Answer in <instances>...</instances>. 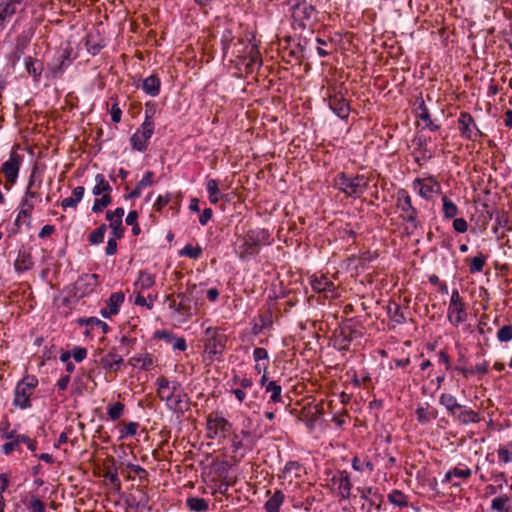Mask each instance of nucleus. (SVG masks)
Segmentation results:
<instances>
[{
  "label": "nucleus",
  "mask_w": 512,
  "mask_h": 512,
  "mask_svg": "<svg viewBox=\"0 0 512 512\" xmlns=\"http://www.w3.org/2000/svg\"><path fill=\"white\" fill-rule=\"evenodd\" d=\"M270 244V233L264 228L250 229L242 238L241 244L236 248L238 257L243 260H249L256 256L260 251V245Z\"/></svg>",
  "instance_id": "obj_1"
},
{
  "label": "nucleus",
  "mask_w": 512,
  "mask_h": 512,
  "mask_svg": "<svg viewBox=\"0 0 512 512\" xmlns=\"http://www.w3.org/2000/svg\"><path fill=\"white\" fill-rule=\"evenodd\" d=\"M335 187L348 197H361L369 185V178L365 175L355 177L348 176L346 173H338L335 177Z\"/></svg>",
  "instance_id": "obj_2"
},
{
  "label": "nucleus",
  "mask_w": 512,
  "mask_h": 512,
  "mask_svg": "<svg viewBox=\"0 0 512 512\" xmlns=\"http://www.w3.org/2000/svg\"><path fill=\"white\" fill-rule=\"evenodd\" d=\"M396 206L401 210L400 217L409 223V226L406 227V231L408 234L413 233L415 229H417L419 221H418V211L412 205V200L409 193L405 189H399L396 193Z\"/></svg>",
  "instance_id": "obj_3"
},
{
  "label": "nucleus",
  "mask_w": 512,
  "mask_h": 512,
  "mask_svg": "<svg viewBox=\"0 0 512 512\" xmlns=\"http://www.w3.org/2000/svg\"><path fill=\"white\" fill-rule=\"evenodd\" d=\"M37 385L38 380L35 376H25L15 388L13 404L21 409L29 408L31 406L30 397Z\"/></svg>",
  "instance_id": "obj_4"
},
{
  "label": "nucleus",
  "mask_w": 512,
  "mask_h": 512,
  "mask_svg": "<svg viewBox=\"0 0 512 512\" xmlns=\"http://www.w3.org/2000/svg\"><path fill=\"white\" fill-rule=\"evenodd\" d=\"M199 292L196 284L188 285L184 293L178 294L180 301L177 304L176 312L184 316H191L196 311L199 302Z\"/></svg>",
  "instance_id": "obj_5"
},
{
  "label": "nucleus",
  "mask_w": 512,
  "mask_h": 512,
  "mask_svg": "<svg viewBox=\"0 0 512 512\" xmlns=\"http://www.w3.org/2000/svg\"><path fill=\"white\" fill-rule=\"evenodd\" d=\"M22 161L23 156L13 149L10 153L9 159L1 165L0 173L5 177V188L7 190L16 183Z\"/></svg>",
  "instance_id": "obj_6"
},
{
  "label": "nucleus",
  "mask_w": 512,
  "mask_h": 512,
  "mask_svg": "<svg viewBox=\"0 0 512 512\" xmlns=\"http://www.w3.org/2000/svg\"><path fill=\"white\" fill-rule=\"evenodd\" d=\"M315 7L306 1L298 2L292 6V18L298 27L305 29L316 18Z\"/></svg>",
  "instance_id": "obj_7"
},
{
  "label": "nucleus",
  "mask_w": 512,
  "mask_h": 512,
  "mask_svg": "<svg viewBox=\"0 0 512 512\" xmlns=\"http://www.w3.org/2000/svg\"><path fill=\"white\" fill-rule=\"evenodd\" d=\"M28 0H0V33L6 23L16 14L25 11Z\"/></svg>",
  "instance_id": "obj_8"
},
{
  "label": "nucleus",
  "mask_w": 512,
  "mask_h": 512,
  "mask_svg": "<svg viewBox=\"0 0 512 512\" xmlns=\"http://www.w3.org/2000/svg\"><path fill=\"white\" fill-rule=\"evenodd\" d=\"M467 313L465 311L464 303L458 290H453L450 304L448 308V319L452 325L457 327L460 323L466 320Z\"/></svg>",
  "instance_id": "obj_9"
},
{
  "label": "nucleus",
  "mask_w": 512,
  "mask_h": 512,
  "mask_svg": "<svg viewBox=\"0 0 512 512\" xmlns=\"http://www.w3.org/2000/svg\"><path fill=\"white\" fill-rule=\"evenodd\" d=\"M227 337L220 333H214L205 340V352L209 360H220L226 348Z\"/></svg>",
  "instance_id": "obj_10"
},
{
  "label": "nucleus",
  "mask_w": 512,
  "mask_h": 512,
  "mask_svg": "<svg viewBox=\"0 0 512 512\" xmlns=\"http://www.w3.org/2000/svg\"><path fill=\"white\" fill-rule=\"evenodd\" d=\"M458 129L462 137L475 141L482 133L477 128L473 117L467 112H461L458 118Z\"/></svg>",
  "instance_id": "obj_11"
},
{
  "label": "nucleus",
  "mask_w": 512,
  "mask_h": 512,
  "mask_svg": "<svg viewBox=\"0 0 512 512\" xmlns=\"http://www.w3.org/2000/svg\"><path fill=\"white\" fill-rule=\"evenodd\" d=\"M160 400L166 403V406L169 410H172L174 413L183 415L184 412L188 409V401L189 397L186 393H165L159 397Z\"/></svg>",
  "instance_id": "obj_12"
},
{
  "label": "nucleus",
  "mask_w": 512,
  "mask_h": 512,
  "mask_svg": "<svg viewBox=\"0 0 512 512\" xmlns=\"http://www.w3.org/2000/svg\"><path fill=\"white\" fill-rule=\"evenodd\" d=\"M43 184V177L39 173L38 167L35 165L32 168L29 176L28 184L24 196L30 200L42 201L41 188Z\"/></svg>",
  "instance_id": "obj_13"
},
{
  "label": "nucleus",
  "mask_w": 512,
  "mask_h": 512,
  "mask_svg": "<svg viewBox=\"0 0 512 512\" xmlns=\"http://www.w3.org/2000/svg\"><path fill=\"white\" fill-rule=\"evenodd\" d=\"M414 187L418 188L420 196L426 200L431 199L434 194L441 192L440 184L433 177H428L425 179L417 178L414 181Z\"/></svg>",
  "instance_id": "obj_14"
},
{
  "label": "nucleus",
  "mask_w": 512,
  "mask_h": 512,
  "mask_svg": "<svg viewBox=\"0 0 512 512\" xmlns=\"http://www.w3.org/2000/svg\"><path fill=\"white\" fill-rule=\"evenodd\" d=\"M31 37L32 35L26 31L16 37L14 49L9 56V61L12 67H15L17 62H19L21 57L25 54V51L31 42Z\"/></svg>",
  "instance_id": "obj_15"
},
{
  "label": "nucleus",
  "mask_w": 512,
  "mask_h": 512,
  "mask_svg": "<svg viewBox=\"0 0 512 512\" xmlns=\"http://www.w3.org/2000/svg\"><path fill=\"white\" fill-rule=\"evenodd\" d=\"M329 107L339 118H348L350 105L340 93H334L329 96Z\"/></svg>",
  "instance_id": "obj_16"
},
{
  "label": "nucleus",
  "mask_w": 512,
  "mask_h": 512,
  "mask_svg": "<svg viewBox=\"0 0 512 512\" xmlns=\"http://www.w3.org/2000/svg\"><path fill=\"white\" fill-rule=\"evenodd\" d=\"M124 216V209L121 207L116 208L114 211L106 212V219L110 222V228L115 238H122L124 234V227L122 225V218Z\"/></svg>",
  "instance_id": "obj_17"
},
{
  "label": "nucleus",
  "mask_w": 512,
  "mask_h": 512,
  "mask_svg": "<svg viewBox=\"0 0 512 512\" xmlns=\"http://www.w3.org/2000/svg\"><path fill=\"white\" fill-rule=\"evenodd\" d=\"M331 481L334 484L338 483L339 494L342 499L347 500L350 498L352 483L350 481V476L347 471H339L336 475L332 477Z\"/></svg>",
  "instance_id": "obj_18"
},
{
  "label": "nucleus",
  "mask_w": 512,
  "mask_h": 512,
  "mask_svg": "<svg viewBox=\"0 0 512 512\" xmlns=\"http://www.w3.org/2000/svg\"><path fill=\"white\" fill-rule=\"evenodd\" d=\"M72 62L71 49H65L57 59L55 65L49 66V71L52 78H59Z\"/></svg>",
  "instance_id": "obj_19"
},
{
  "label": "nucleus",
  "mask_w": 512,
  "mask_h": 512,
  "mask_svg": "<svg viewBox=\"0 0 512 512\" xmlns=\"http://www.w3.org/2000/svg\"><path fill=\"white\" fill-rule=\"evenodd\" d=\"M161 81L159 77L152 74L142 81L141 88L149 96L156 97L160 93Z\"/></svg>",
  "instance_id": "obj_20"
},
{
  "label": "nucleus",
  "mask_w": 512,
  "mask_h": 512,
  "mask_svg": "<svg viewBox=\"0 0 512 512\" xmlns=\"http://www.w3.org/2000/svg\"><path fill=\"white\" fill-rule=\"evenodd\" d=\"M25 69L34 81L38 82L43 72V63L37 58L28 56L25 58Z\"/></svg>",
  "instance_id": "obj_21"
},
{
  "label": "nucleus",
  "mask_w": 512,
  "mask_h": 512,
  "mask_svg": "<svg viewBox=\"0 0 512 512\" xmlns=\"http://www.w3.org/2000/svg\"><path fill=\"white\" fill-rule=\"evenodd\" d=\"M461 424L467 425L469 423H478L480 421L479 414L466 406L456 411V415H452Z\"/></svg>",
  "instance_id": "obj_22"
},
{
  "label": "nucleus",
  "mask_w": 512,
  "mask_h": 512,
  "mask_svg": "<svg viewBox=\"0 0 512 512\" xmlns=\"http://www.w3.org/2000/svg\"><path fill=\"white\" fill-rule=\"evenodd\" d=\"M34 265L32 255L29 251H19L17 259L14 263L15 270L18 272H24L30 270Z\"/></svg>",
  "instance_id": "obj_23"
},
{
  "label": "nucleus",
  "mask_w": 512,
  "mask_h": 512,
  "mask_svg": "<svg viewBox=\"0 0 512 512\" xmlns=\"http://www.w3.org/2000/svg\"><path fill=\"white\" fill-rule=\"evenodd\" d=\"M439 403L446 408L451 416L456 415V411L463 408V405L458 403L456 397L448 393H442L440 395Z\"/></svg>",
  "instance_id": "obj_24"
},
{
  "label": "nucleus",
  "mask_w": 512,
  "mask_h": 512,
  "mask_svg": "<svg viewBox=\"0 0 512 512\" xmlns=\"http://www.w3.org/2000/svg\"><path fill=\"white\" fill-rule=\"evenodd\" d=\"M122 363H123L122 357L113 352H109L107 355L103 356L101 359V364H102L103 368L113 370V371H118L120 369V366Z\"/></svg>",
  "instance_id": "obj_25"
},
{
  "label": "nucleus",
  "mask_w": 512,
  "mask_h": 512,
  "mask_svg": "<svg viewBox=\"0 0 512 512\" xmlns=\"http://www.w3.org/2000/svg\"><path fill=\"white\" fill-rule=\"evenodd\" d=\"M209 424H212L216 430H218L223 437H226V434L230 431L232 425L222 416L218 415H209Z\"/></svg>",
  "instance_id": "obj_26"
},
{
  "label": "nucleus",
  "mask_w": 512,
  "mask_h": 512,
  "mask_svg": "<svg viewBox=\"0 0 512 512\" xmlns=\"http://www.w3.org/2000/svg\"><path fill=\"white\" fill-rule=\"evenodd\" d=\"M3 437L10 440L2 445V452L5 455H9L15 449L18 448V446L20 444L19 435H16L14 431H11V432H5L3 434Z\"/></svg>",
  "instance_id": "obj_27"
},
{
  "label": "nucleus",
  "mask_w": 512,
  "mask_h": 512,
  "mask_svg": "<svg viewBox=\"0 0 512 512\" xmlns=\"http://www.w3.org/2000/svg\"><path fill=\"white\" fill-rule=\"evenodd\" d=\"M284 501V494L281 490H276L267 500L265 509L267 512H279L280 506Z\"/></svg>",
  "instance_id": "obj_28"
},
{
  "label": "nucleus",
  "mask_w": 512,
  "mask_h": 512,
  "mask_svg": "<svg viewBox=\"0 0 512 512\" xmlns=\"http://www.w3.org/2000/svg\"><path fill=\"white\" fill-rule=\"evenodd\" d=\"M186 506L193 512H206L209 508L208 501L200 497H188Z\"/></svg>",
  "instance_id": "obj_29"
},
{
  "label": "nucleus",
  "mask_w": 512,
  "mask_h": 512,
  "mask_svg": "<svg viewBox=\"0 0 512 512\" xmlns=\"http://www.w3.org/2000/svg\"><path fill=\"white\" fill-rule=\"evenodd\" d=\"M125 295L123 292H115L110 295L106 304L109 308L110 314H117L121 304L124 302Z\"/></svg>",
  "instance_id": "obj_30"
},
{
  "label": "nucleus",
  "mask_w": 512,
  "mask_h": 512,
  "mask_svg": "<svg viewBox=\"0 0 512 512\" xmlns=\"http://www.w3.org/2000/svg\"><path fill=\"white\" fill-rule=\"evenodd\" d=\"M130 364L144 370H149L154 366V360L151 354H144L139 356H134L130 359Z\"/></svg>",
  "instance_id": "obj_31"
},
{
  "label": "nucleus",
  "mask_w": 512,
  "mask_h": 512,
  "mask_svg": "<svg viewBox=\"0 0 512 512\" xmlns=\"http://www.w3.org/2000/svg\"><path fill=\"white\" fill-rule=\"evenodd\" d=\"M155 283V276L147 271L141 270L139 272V276L137 281L135 282V287L140 288L141 290H146L152 287Z\"/></svg>",
  "instance_id": "obj_32"
},
{
  "label": "nucleus",
  "mask_w": 512,
  "mask_h": 512,
  "mask_svg": "<svg viewBox=\"0 0 512 512\" xmlns=\"http://www.w3.org/2000/svg\"><path fill=\"white\" fill-rule=\"evenodd\" d=\"M96 185L92 189V193L96 196L101 194H109L112 190L108 181L105 180L103 174H97L95 176Z\"/></svg>",
  "instance_id": "obj_33"
},
{
  "label": "nucleus",
  "mask_w": 512,
  "mask_h": 512,
  "mask_svg": "<svg viewBox=\"0 0 512 512\" xmlns=\"http://www.w3.org/2000/svg\"><path fill=\"white\" fill-rule=\"evenodd\" d=\"M145 113H146L145 121L142 123L141 129H139V130H140L141 138H143V140L145 142H147L153 135L154 123L150 120L147 110Z\"/></svg>",
  "instance_id": "obj_34"
},
{
  "label": "nucleus",
  "mask_w": 512,
  "mask_h": 512,
  "mask_svg": "<svg viewBox=\"0 0 512 512\" xmlns=\"http://www.w3.org/2000/svg\"><path fill=\"white\" fill-rule=\"evenodd\" d=\"M81 324H85L87 327L93 329V328H100L103 334H107L109 331V326L106 322L96 318V317H90L87 319L80 320Z\"/></svg>",
  "instance_id": "obj_35"
},
{
  "label": "nucleus",
  "mask_w": 512,
  "mask_h": 512,
  "mask_svg": "<svg viewBox=\"0 0 512 512\" xmlns=\"http://www.w3.org/2000/svg\"><path fill=\"white\" fill-rule=\"evenodd\" d=\"M266 393H270V400L274 403L281 401L282 387L276 381H270L265 388Z\"/></svg>",
  "instance_id": "obj_36"
},
{
  "label": "nucleus",
  "mask_w": 512,
  "mask_h": 512,
  "mask_svg": "<svg viewBox=\"0 0 512 512\" xmlns=\"http://www.w3.org/2000/svg\"><path fill=\"white\" fill-rule=\"evenodd\" d=\"M442 202L443 213L445 218H454L459 212L457 205L454 202H452L447 196H443Z\"/></svg>",
  "instance_id": "obj_37"
},
{
  "label": "nucleus",
  "mask_w": 512,
  "mask_h": 512,
  "mask_svg": "<svg viewBox=\"0 0 512 512\" xmlns=\"http://www.w3.org/2000/svg\"><path fill=\"white\" fill-rule=\"evenodd\" d=\"M107 230L106 224H101L98 228L92 231L88 237L89 242L92 245H98L103 242L104 236Z\"/></svg>",
  "instance_id": "obj_38"
},
{
  "label": "nucleus",
  "mask_w": 512,
  "mask_h": 512,
  "mask_svg": "<svg viewBox=\"0 0 512 512\" xmlns=\"http://www.w3.org/2000/svg\"><path fill=\"white\" fill-rule=\"evenodd\" d=\"M125 409L124 404L120 402L113 403L107 407V414L112 421L118 420Z\"/></svg>",
  "instance_id": "obj_39"
},
{
  "label": "nucleus",
  "mask_w": 512,
  "mask_h": 512,
  "mask_svg": "<svg viewBox=\"0 0 512 512\" xmlns=\"http://www.w3.org/2000/svg\"><path fill=\"white\" fill-rule=\"evenodd\" d=\"M485 261H486V257L482 253H479L477 256L472 258L470 266H469L470 273L473 274V273L481 272L485 265Z\"/></svg>",
  "instance_id": "obj_40"
},
{
  "label": "nucleus",
  "mask_w": 512,
  "mask_h": 512,
  "mask_svg": "<svg viewBox=\"0 0 512 512\" xmlns=\"http://www.w3.org/2000/svg\"><path fill=\"white\" fill-rule=\"evenodd\" d=\"M388 500L398 506V507H406L407 506V500H406V496L399 490H393L389 495H388Z\"/></svg>",
  "instance_id": "obj_41"
},
{
  "label": "nucleus",
  "mask_w": 512,
  "mask_h": 512,
  "mask_svg": "<svg viewBox=\"0 0 512 512\" xmlns=\"http://www.w3.org/2000/svg\"><path fill=\"white\" fill-rule=\"evenodd\" d=\"M130 142H131V146L134 150L136 151H139V152H144L146 149H147V144L146 142L143 140V138H141V135H140V130H137L132 136H131V139H130Z\"/></svg>",
  "instance_id": "obj_42"
},
{
  "label": "nucleus",
  "mask_w": 512,
  "mask_h": 512,
  "mask_svg": "<svg viewBox=\"0 0 512 512\" xmlns=\"http://www.w3.org/2000/svg\"><path fill=\"white\" fill-rule=\"evenodd\" d=\"M112 202V198L110 194H104L101 198L95 199L94 204L92 206V211L94 213L101 212L104 208L110 205Z\"/></svg>",
  "instance_id": "obj_43"
},
{
  "label": "nucleus",
  "mask_w": 512,
  "mask_h": 512,
  "mask_svg": "<svg viewBox=\"0 0 512 512\" xmlns=\"http://www.w3.org/2000/svg\"><path fill=\"white\" fill-rule=\"evenodd\" d=\"M388 313L390 318L398 324L405 322V317L403 312L401 311L399 305L393 304L388 306Z\"/></svg>",
  "instance_id": "obj_44"
},
{
  "label": "nucleus",
  "mask_w": 512,
  "mask_h": 512,
  "mask_svg": "<svg viewBox=\"0 0 512 512\" xmlns=\"http://www.w3.org/2000/svg\"><path fill=\"white\" fill-rule=\"evenodd\" d=\"M181 255L187 256L191 259H198L202 254V248L200 246H192L187 244L180 252Z\"/></svg>",
  "instance_id": "obj_45"
},
{
  "label": "nucleus",
  "mask_w": 512,
  "mask_h": 512,
  "mask_svg": "<svg viewBox=\"0 0 512 512\" xmlns=\"http://www.w3.org/2000/svg\"><path fill=\"white\" fill-rule=\"evenodd\" d=\"M508 501L509 497L507 495L496 497L492 500V509L497 512H509V509L505 507Z\"/></svg>",
  "instance_id": "obj_46"
},
{
  "label": "nucleus",
  "mask_w": 512,
  "mask_h": 512,
  "mask_svg": "<svg viewBox=\"0 0 512 512\" xmlns=\"http://www.w3.org/2000/svg\"><path fill=\"white\" fill-rule=\"evenodd\" d=\"M416 104H417V107H416V110H415L416 111V117L421 119V120H423L424 122L426 120H429V118L431 116H430L428 108L425 105L424 100L423 99L417 100Z\"/></svg>",
  "instance_id": "obj_47"
},
{
  "label": "nucleus",
  "mask_w": 512,
  "mask_h": 512,
  "mask_svg": "<svg viewBox=\"0 0 512 512\" xmlns=\"http://www.w3.org/2000/svg\"><path fill=\"white\" fill-rule=\"evenodd\" d=\"M28 510L30 512H46L44 503L35 495L30 496Z\"/></svg>",
  "instance_id": "obj_48"
},
{
  "label": "nucleus",
  "mask_w": 512,
  "mask_h": 512,
  "mask_svg": "<svg viewBox=\"0 0 512 512\" xmlns=\"http://www.w3.org/2000/svg\"><path fill=\"white\" fill-rule=\"evenodd\" d=\"M495 221L497 224V227L494 229V232L496 233L498 230V227L507 228L508 230L512 229V226H509V217L506 212H498L495 217Z\"/></svg>",
  "instance_id": "obj_49"
},
{
  "label": "nucleus",
  "mask_w": 512,
  "mask_h": 512,
  "mask_svg": "<svg viewBox=\"0 0 512 512\" xmlns=\"http://www.w3.org/2000/svg\"><path fill=\"white\" fill-rule=\"evenodd\" d=\"M497 339L500 342H508L512 340V325H505L497 332Z\"/></svg>",
  "instance_id": "obj_50"
},
{
  "label": "nucleus",
  "mask_w": 512,
  "mask_h": 512,
  "mask_svg": "<svg viewBox=\"0 0 512 512\" xmlns=\"http://www.w3.org/2000/svg\"><path fill=\"white\" fill-rule=\"evenodd\" d=\"M416 415L419 422L426 423L435 418V414H430L427 407L420 406L416 409Z\"/></svg>",
  "instance_id": "obj_51"
},
{
  "label": "nucleus",
  "mask_w": 512,
  "mask_h": 512,
  "mask_svg": "<svg viewBox=\"0 0 512 512\" xmlns=\"http://www.w3.org/2000/svg\"><path fill=\"white\" fill-rule=\"evenodd\" d=\"M85 45L88 52L92 55H96L103 48V45L95 42L91 35H87Z\"/></svg>",
  "instance_id": "obj_52"
},
{
  "label": "nucleus",
  "mask_w": 512,
  "mask_h": 512,
  "mask_svg": "<svg viewBox=\"0 0 512 512\" xmlns=\"http://www.w3.org/2000/svg\"><path fill=\"white\" fill-rule=\"evenodd\" d=\"M364 467L370 471L374 470V464L371 461L362 463L358 457H354L352 459V468L354 470L361 472V471H363Z\"/></svg>",
  "instance_id": "obj_53"
},
{
  "label": "nucleus",
  "mask_w": 512,
  "mask_h": 512,
  "mask_svg": "<svg viewBox=\"0 0 512 512\" xmlns=\"http://www.w3.org/2000/svg\"><path fill=\"white\" fill-rule=\"evenodd\" d=\"M139 493L140 495L137 497V504H135L136 511L139 509H150L148 506L150 500L148 494L142 490H139Z\"/></svg>",
  "instance_id": "obj_54"
},
{
  "label": "nucleus",
  "mask_w": 512,
  "mask_h": 512,
  "mask_svg": "<svg viewBox=\"0 0 512 512\" xmlns=\"http://www.w3.org/2000/svg\"><path fill=\"white\" fill-rule=\"evenodd\" d=\"M156 384H157V394L159 397L166 393V389L170 388V382L168 381V379L166 377H163V376L157 378Z\"/></svg>",
  "instance_id": "obj_55"
},
{
  "label": "nucleus",
  "mask_w": 512,
  "mask_h": 512,
  "mask_svg": "<svg viewBox=\"0 0 512 512\" xmlns=\"http://www.w3.org/2000/svg\"><path fill=\"white\" fill-rule=\"evenodd\" d=\"M139 424L136 422H129L125 425V427L121 430V438L125 436H134L137 433V429Z\"/></svg>",
  "instance_id": "obj_56"
},
{
  "label": "nucleus",
  "mask_w": 512,
  "mask_h": 512,
  "mask_svg": "<svg viewBox=\"0 0 512 512\" xmlns=\"http://www.w3.org/2000/svg\"><path fill=\"white\" fill-rule=\"evenodd\" d=\"M105 478L107 480H109V482L117 489V490H120L121 488V482H120V479L118 477V474L115 471H111V470H108L106 473H105Z\"/></svg>",
  "instance_id": "obj_57"
},
{
  "label": "nucleus",
  "mask_w": 512,
  "mask_h": 512,
  "mask_svg": "<svg viewBox=\"0 0 512 512\" xmlns=\"http://www.w3.org/2000/svg\"><path fill=\"white\" fill-rule=\"evenodd\" d=\"M248 54H249V62L247 64L248 66L260 64L259 51L257 50L256 46L251 45Z\"/></svg>",
  "instance_id": "obj_58"
},
{
  "label": "nucleus",
  "mask_w": 512,
  "mask_h": 512,
  "mask_svg": "<svg viewBox=\"0 0 512 512\" xmlns=\"http://www.w3.org/2000/svg\"><path fill=\"white\" fill-rule=\"evenodd\" d=\"M154 173L152 171L145 172L143 178L138 182V188H145L153 184Z\"/></svg>",
  "instance_id": "obj_59"
},
{
  "label": "nucleus",
  "mask_w": 512,
  "mask_h": 512,
  "mask_svg": "<svg viewBox=\"0 0 512 512\" xmlns=\"http://www.w3.org/2000/svg\"><path fill=\"white\" fill-rule=\"evenodd\" d=\"M71 356H73L76 362L83 361L87 356V350L83 347H74L72 350Z\"/></svg>",
  "instance_id": "obj_60"
},
{
  "label": "nucleus",
  "mask_w": 512,
  "mask_h": 512,
  "mask_svg": "<svg viewBox=\"0 0 512 512\" xmlns=\"http://www.w3.org/2000/svg\"><path fill=\"white\" fill-rule=\"evenodd\" d=\"M206 189L208 194L211 196L214 194H220L219 181L216 179H209L206 183Z\"/></svg>",
  "instance_id": "obj_61"
},
{
  "label": "nucleus",
  "mask_w": 512,
  "mask_h": 512,
  "mask_svg": "<svg viewBox=\"0 0 512 512\" xmlns=\"http://www.w3.org/2000/svg\"><path fill=\"white\" fill-rule=\"evenodd\" d=\"M453 228L458 233H465L468 229V224L464 218H456L453 221Z\"/></svg>",
  "instance_id": "obj_62"
},
{
  "label": "nucleus",
  "mask_w": 512,
  "mask_h": 512,
  "mask_svg": "<svg viewBox=\"0 0 512 512\" xmlns=\"http://www.w3.org/2000/svg\"><path fill=\"white\" fill-rule=\"evenodd\" d=\"M254 361L259 363L262 360L268 361V352L265 348H255L253 351Z\"/></svg>",
  "instance_id": "obj_63"
},
{
  "label": "nucleus",
  "mask_w": 512,
  "mask_h": 512,
  "mask_svg": "<svg viewBox=\"0 0 512 512\" xmlns=\"http://www.w3.org/2000/svg\"><path fill=\"white\" fill-rule=\"evenodd\" d=\"M110 114H111V120L114 123H119L121 121L122 110L120 109V107L118 106L117 103H114L112 105Z\"/></svg>",
  "instance_id": "obj_64"
}]
</instances>
